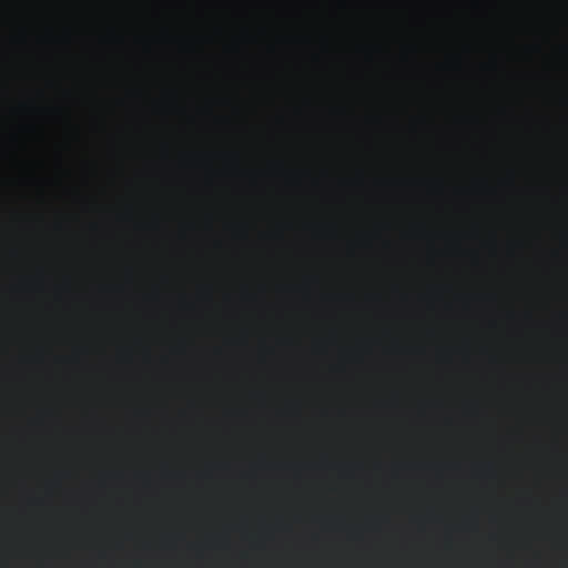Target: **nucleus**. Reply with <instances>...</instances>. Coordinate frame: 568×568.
<instances>
[{"mask_svg": "<svg viewBox=\"0 0 568 568\" xmlns=\"http://www.w3.org/2000/svg\"><path fill=\"white\" fill-rule=\"evenodd\" d=\"M33 34H34V26H33V21L31 20V31H30V36H31V55H33Z\"/></svg>", "mask_w": 568, "mask_h": 568, "instance_id": "nucleus-1", "label": "nucleus"}]
</instances>
